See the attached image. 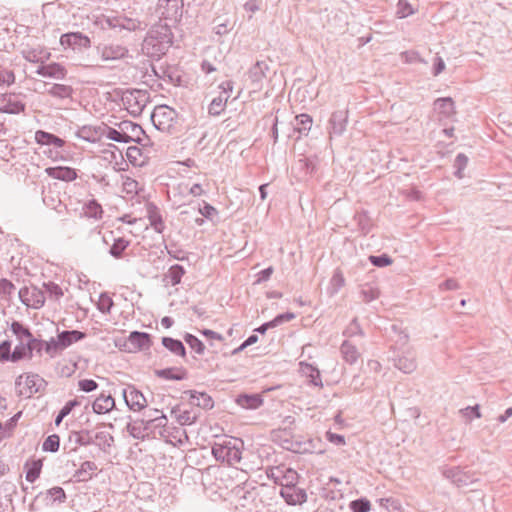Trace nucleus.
I'll return each mask as SVG.
<instances>
[{"label": "nucleus", "instance_id": "nucleus-16", "mask_svg": "<svg viewBox=\"0 0 512 512\" xmlns=\"http://www.w3.org/2000/svg\"><path fill=\"white\" fill-rule=\"evenodd\" d=\"M280 495L289 505L302 504L307 500L306 491L302 488L297 487V485L281 488Z\"/></svg>", "mask_w": 512, "mask_h": 512}, {"label": "nucleus", "instance_id": "nucleus-48", "mask_svg": "<svg viewBox=\"0 0 512 512\" xmlns=\"http://www.w3.org/2000/svg\"><path fill=\"white\" fill-rule=\"evenodd\" d=\"M48 93L53 97L66 99L72 97L73 88L69 85L53 84Z\"/></svg>", "mask_w": 512, "mask_h": 512}, {"label": "nucleus", "instance_id": "nucleus-28", "mask_svg": "<svg viewBox=\"0 0 512 512\" xmlns=\"http://www.w3.org/2000/svg\"><path fill=\"white\" fill-rule=\"evenodd\" d=\"M115 407V400L111 395L101 394L92 403L93 412L96 414H105L113 410Z\"/></svg>", "mask_w": 512, "mask_h": 512}, {"label": "nucleus", "instance_id": "nucleus-47", "mask_svg": "<svg viewBox=\"0 0 512 512\" xmlns=\"http://www.w3.org/2000/svg\"><path fill=\"white\" fill-rule=\"evenodd\" d=\"M242 459V452L239 446L236 445V440L232 442L231 440L228 441V448H227V457L226 462L229 465H235L239 463Z\"/></svg>", "mask_w": 512, "mask_h": 512}, {"label": "nucleus", "instance_id": "nucleus-57", "mask_svg": "<svg viewBox=\"0 0 512 512\" xmlns=\"http://www.w3.org/2000/svg\"><path fill=\"white\" fill-rule=\"evenodd\" d=\"M12 343L10 340H3L0 343V362H12Z\"/></svg>", "mask_w": 512, "mask_h": 512}, {"label": "nucleus", "instance_id": "nucleus-17", "mask_svg": "<svg viewBox=\"0 0 512 512\" xmlns=\"http://www.w3.org/2000/svg\"><path fill=\"white\" fill-rule=\"evenodd\" d=\"M45 384V380L40 378L39 375L28 374L25 379V386L18 390V395L30 398L34 394L38 393L41 389V386Z\"/></svg>", "mask_w": 512, "mask_h": 512}, {"label": "nucleus", "instance_id": "nucleus-19", "mask_svg": "<svg viewBox=\"0 0 512 512\" xmlns=\"http://www.w3.org/2000/svg\"><path fill=\"white\" fill-rule=\"evenodd\" d=\"M103 126L84 125L78 129L76 136L90 143L99 141L105 134Z\"/></svg>", "mask_w": 512, "mask_h": 512}, {"label": "nucleus", "instance_id": "nucleus-25", "mask_svg": "<svg viewBox=\"0 0 512 512\" xmlns=\"http://www.w3.org/2000/svg\"><path fill=\"white\" fill-rule=\"evenodd\" d=\"M10 330L19 342L30 343V340H32L31 343L34 344L35 336L32 334L29 327L22 322L14 320L10 325Z\"/></svg>", "mask_w": 512, "mask_h": 512}, {"label": "nucleus", "instance_id": "nucleus-22", "mask_svg": "<svg viewBox=\"0 0 512 512\" xmlns=\"http://www.w3.org/2000/svg\"><path fill=\"white\" fill-rule=\"evenodd\" d=\"M59 344L62 351L71 346L72 344L86 338V333L79 330H64L59 332L58 335Z\"/></svg>", "mask_w": 512, "mask_h": 512}, {"label": "nucleus", "instance_id": "nucleus-43", "mask_svg": "<svg viewBox=\"0 0 512 512\" xmlns=\"http://www.w3.org/2000/svg\"><path fill=\"white\" fill-rule=\"evenodd\" d=\"M93 434L94 430L82 429L80 431L73 432L70 436V440L74 437V441L79 446L93 445Z\"/></svg>", "mask_w": 512, "mask_h": 512}, {"label": "nucleus", "instance_id": "nucleus-38", "mask_svg": "<svg viewBox=\"0 0 512 512\" xmlns=\"http://www.w3.org/2000/svg\"><path fill=\"white\" fill-rule=\"evenodd\" d=\"M266 70H268V65L264 61H257L249 69V79L252 81V83L259 84L262 81V79L266 77Z\"/></svg>", "mask_w": 512, "mask_h": 512}, {"label": "nucleus", "instance_id": "nucleus-7", "mask_svg": "<svg viewBox=\"0 0 512 512\" xmlns=\"http://www.w3.org/2000/svg\"><path fill=\"white\" fill-rule=\"evenodd\" d=\"M60 44L64 49L82 52L91 47V39L82 32H68L61 35Z\"/></svg>", "mask_w": 512, "mask_h": 512}, {"label": "nucleus", "instance_id": "nucleus-51", "mask_svg": "<svg viewBox=\"0 0 512 512\" xmlns=\"http://www.w3.org/2000/svg\"><path fill=\"white\" fill-rule=\"evenodd\" d=\"M185 274V269L182 265L175 264L172 265L167 274L165 275L166 278L170 280V284L172 286L178 285L181 282V279L183 275Z\"/></svg>", "mask_w": 512, "mask_h": 512}, {"label": "nucleus", "instance_id": "nucleus-31", "mask_svg": "<svg viewBox=\"0 0 512 512\" xmlns=\"http://www.w3.org/2000/svg\"><path fill=\"white\" fill-rule=\"evenodd\" d=\"M155 375L165 380L181 381L187 378V371L182 367H170L155 370Z\"/></svg>", "mask_w": 512, "mask_h": 512}, {"label": "nucleus", "instance_id": "nucleus-29", "mask_svg": "<svg viewBox=\"0 0 512 512\" xmlns=\"http://www.w3.org/2000/svg\"><path fill=\"white\" fill-rule=\"evenodd\" d=\"M300 369H301L302 374L307 379H309L310 384H312L316 387H319V388L323 387L321 374L317 367L313 366L312 364L306 363V362H301Z\"/></svg>", "mask_w": 512, "mask_h": 512}, {"label": "nucleus", "instance_id": "nucleus-52", "mask_svg": "<svg viewBox=\"0 0 512 512\" xmlns=\"http://www.w3.org/2000/svg\"><path fill=\"white\" fill-rule=\"evenodd\" d=\"M25 104L21 101L9 99L7 103L0 108V112L7 114H19L24 112Z\"/></svg>", "mask_w": 512, "mask_h": 512}, {"label": "nucleus", "instance_id": "nucleus-35", "mask_svg": "<svg viewBox=\"0 0 512 512\" xmlns=\"http://www.w3.org/2000/svg\"><path fill=\"white\" fill-rule=\"evenodd\" d=\"M35 140L40 145H53L58 148L65 145V141L62 138L43 130L36 131Z\"/></svg>", "mask_w": 512, "mask_h": 512}, {"label": "nucleus", "instance_id": "nucleus-30", "mask_svg": "<svg viewBox=\"0 0 512 512\" xmlns=\"http://www.w3.org/2000/svg\"><path fill=\"white\" fill-rule=\"evenodd\" d=\"M236 403L244 409L254 410L262 406L263 398L260 394H240Z\"/></svg>", "mask_w": 512, "mask_h": 512}, {"label": "nucleus", "instance_id": "nucleus-21", "mask_svg": "<svg viewBox=\"0 0 512 512\" xmlns=\"http://www.w3.org/2000/svg\"><path fill=\"white\" fill-rule=\"evenodd\" d=\"M114 436L106 431H94L93 434V445L98 447L100 451L105 454H110L111 449L114 446Z\"/></svg>", "mask_w": 512, "mask_h": 512}, {"label": "nucleus", "instance_id": "nucleus-63", "mask_svg": "<svg viewBox=\"0 0 512 512\" xmlns=\"http://www.w3.org/2000/svg\"><path fill=\"white\" fill-rule=\"evenodd\" d=\"M114 302L110 296L105 293L100 295V299L98 302V309L102 313H110L111 308L113 307Z\"/></svg>", "mask_w": 512, "mask_h": 512}, {"label": "nucleus", "instance_id": "nucleus-56", "mask_svg": "<svg viewBox=\"0 0 512 512\" xmlns=\"http://www.w3.org/2000/svg\"><path fill=\"white\" fill-rule=\"evenodd\" d=\"M414 13V9L407 0H398L396 15L398 18H406Z\"/></svg>", "mask_w": 512, "mask_h": 512}, {"label": "nucleus", "instance_id": "nucleus-2", "mask_svg": "<svg viewBox=\"0 0 512 512\" xmlns=\"http://www.w3.org/2000/svg\"><path fill=\"white\" fill-rule=\"evenodd\" d=\"M173 43V34L168 24L153 26L142 43V50L152 58L166 54Z\"/></svg>", "mask_w": 512, "mask_h": 512}, {"label": "nucleus", "instance_id": "nucleus-60", "mask_svg": "<svg viewBox=\"0 0 512 512\" xmlns=\"http://www.w3.org/2000/svg\"><path fill=\"white\" fill-rule=\"evenodd\" d=\"M228 441H224L222 444H215L212 447V454L217 460L226 462L227 457Z\"/></svg>", "mask_w": 512, "mask_h": 512}, {"label": "nucleus", "instance_id": "nucleus-23", "mask_svg": "<svg viewBox=\"0 0 512 512\" xmlns=\"http://www.w3.org/2000/svg\"><path fill=\"white\" fill-rule=\"evenodd\" d=\"M167 423L168 419L163 413H161L160 416H155L154 418L144 420V425L147 427V431H149V436L152 435L153 437L156 434L163 436Z\"/></svg>", "mask_w": 512, "mask_h": 512}, {"label": "nucleus", "instance_id": "nucleus-64", "mask_svg": "<svg viewBox=\"0 0 512 512\" xmlns=\"http://www.w3.org/2000/svg\"><path fill=\"white\" fill-rule=\"evenodd\" d=\"M350 509L353 512H367L370 509V502L364 498L354 500L350 503Z\"/></svg>", "mask_w": 512, "mask_h": 512}, {"label": "nucleus", "instance_id": "nucleus-3", "mask_svg": "<svg viewBox=\"0 0 512 512\" xmlns=\"http://www.w3.org/2000/svg\"><path fill=\"white\" fill-rule=\"evenodd\" d=\"M151 121L161 132L172 135L180 131L178 113L167 105L156 106L151 114Z\"/></svg>", "mask_w": 512, "mask_h": 512}, {"label": "nucleus", "instance_id": "nucleus-24", "mask_svg": "<svg viewBox=\"0 0 512 512\" xmlns=\"http://www.w3.org/2000/svg\"><path fill=\"white\" fill-rule=\"evenodd\" d=\"M147 218L155 232L162 233L164 231L165 224L162 215L159 208L154 203L147 204Z\"/></svg>", "mask_w": 512, "mask_h": 512}, {"label": "nucleus", "instance_id": "nucleus-49", "mask_svg": "<svg viewBox=\"0 0 512 512\" xmlns=\"http://www.w3.org/2000/svg\"><path fill=\"white\" fill-rule=\"evenodd\" d=\"M361 296L363 301L369 303L375 299H377L380 294V288L371 283H365L361 288Z\"/></svg>", "mask_w": 512, "mask_h": 512}, {"label": "nucleus", "instance_id": "nucleus-39", "mask_svg": "<svg viewBox=\"0 0 512 512\" xmlns=\"http://www.w3.org/2000/svg\"><path fill=\"white\" fill-rule=\"evenodd\" d=\"M126 429L135 439L144 440L146 437H149V431H147V427L144 425V419L136 421L134 424L128 423Z\"/></svg>", "mask_w": 512, "mask_h": 512}, {"label": "nucleus", "instance_id": "nucleus-1", "mask_svg": "<svg viewBox=\"0 0 512 512\" xmlns=\"http://www.w3.org/2000/svg\"><path fill=\"white\" fill-rule=\"evenodd\" d=\"M388 338L392 342L390 345L392 355L389 360L393 362L394 367L406 374L416 370V353L409 345V336L402 322L391 325Z\"/></svg>", "mask_w": 512, "mask_h": 512}, {"label": "nucleus", "instance_id": "nucleus-12", "mask_svg": "<svg viewBox=\"0 0 512 512\" xmlns=\"http://www.w3.org/2000/svg\"><path fill=\"white\" fill-rule=\"evenodd\" d=\"M152 345L151 335L146 332L132 331L126 343L124 344L125 350L132 352L137 350L149 349Z\"/></svg>", "mask_w": 512, "mask_h": 512}, {"label": "nucleus", "instance_id": "nucleus-32", "mask_svg": "<svg viewBox=\"0 0 512 512\" xmlns=\"http://www.w3.org/2000/svg\"><path fill=\"white\" fill-rule=\"evenodd\" d=\"M32 342V340H30ZM32 343L19 342L12 351V363H17L22 360H31L33 358Z\"/></svg>", "mask_w": 512, "mask_h": 512}, {"label": "nucleus", "instance_id": "nucleus-58", "mask_svg": "<svg viewBox=\"0 0 512 512\" xmlns=\"http://www.w3.org/2000/svg\"><path fill=\"white\" fill-rule=\"evenodd\" d=\"M468 164V157L463 154V153H459L456 158H455V161H454V167L456 169L455 171V176L459 179H461L463 177V170L466 168Z\"/></svg>", "mask_w": 512, "mask_h": 512}, {"label": "nucleus", "instance_id": "nucleus-14", "mask_svg": "<svg viewBox=\"0 0 512 512\" xmlns=\"http://www.w3.org/2000/svg\"><path fill=\"white\" fill-rule=\"evenodd\" d=\"M348 119L347 110H338L332 113L329 119V135L340 136L346 129Z\"/></svg>", "mask_w": 512, "mask_h": 512}, {"label": "nucleus", "instance_id": "nucleus-44", "mask_svg": "<svg viewBox=\"0 0 512 512\" xmlns=\"http://www.w3.org/2000/svg\"><path fill=\"white\" fill-rule=\"evenodd\" d=\"M103 127L106 128L104 135L108 139L116 141V142H120V143L132 142V138L125 134V130H123V128L118 127V129H115V128L108 127L106 125H104Z\"/></svg>", "mask_w": 512, "mask_h": 512}, {"label": "nucleus", "instance_id": "nucleus-27", "mask_svg": "<svg viewBox=\"0 0 512 512\" xmlns=\"http://www.w3.org/2000/svg\"><path fill=\"white\" fill-rule=\"evenodd\" d=\"M294 120L293 130L299 134L297 139L301 138V136H307L313 124L312 117L308 114L302 113L295 116Z\"/></svg>", "mask_w": 512, "mask_h": 512}, {"label": "nucleus", "instance_id": "nucleus-36", "mask_svg": "<svg viewBox=\"0 0 512 512\" xmlns=\"http://www.w3.org/2000/svg\"><path fill=\"white\" fill-rule=\"evenodd\" d=\"M162 345L170 352L182 357L183 359H185L187 356L184 344L178 339H174L172 337H163Z\"/></svg>", "mask_w": 512, "mask_h": 512}, {"label": "nucleus", "instance_id": "nucleus-53", "mask_svg": "<svg viewBox=\"0 0 512 512\" xmlns=\"http://www.w3.org/2000/svg\"><path fill=\"white\" fill-rule=\"evenodd\" d=\"M60 437L57 434L49 435L42 444V450L55 453L59 450Z\"/></svg>", "mask_w": 512, "mask_h": 512}, {"label": "nucleus", "instance_id": "nucleus-13", "mask_svg": "<svg viewBox=\"0 0 512 512\" xmlns=\"http://www.w3.org/2000/svg\"><path fill=\"white\" fill-rule=\"evenodd\" d=\"M105 23L110 29H119V31L127 30L132 32L141 28V22L139 20L126 16L108 17Z\"/></svg>", "mask_w": 512, "mask_h": 512}, {"label": "nucleus", "instance_id": "nucleus-61", "mask_svg": "<svg viewBox=\"0 0 512 512\" xmlns=\"http://www.w3.org/2000/svg\"><path fill=\"white\" fill-rule=\"evenodd\" d=\"M214 22V32L219 36L227 34L233 28V24L229 20L220 22V18L218 17L214 20Z\"/></svg>", "mask_w": 512, "mask_h": 512}, {"label": "nucleus", "instance_id": "nucleus-46", "mask_svg": "<svg viewBox=\"0 0 512 512\" xmlns=\"http://www.w3.org/2000/svg\"><path fill=\"white\" fill-rule=\"evenodd\" d=\"M83 211L85 216L89 218L101 219L103 215L102 206L95 199L88 201L84 205Z\"/></svg>", "mask_w": 512, "mask_h": 512}, {"label": "nucleus", "instance_id": "nucleus-8", "mask_svg": "<svg viewBox=\"0 0 512 512\" xmlns=\"http://www.w3.org/2000/svg\"><path fill=\"white\" fill-rule=\"evenodd\" d=\"M442 475L459 488L473 484L478 480L474 473L465 471L460 467H444Z\"/></svg>", "mask_w": 512, "mask_h": 512}, {"label": "nucleus", "instance_id": "nucleus-62", "mask_svg": "<svg viewBox=\"0 0 512 512\" xmlns=\"http://www.w3.org/2000/svg\"><path fill=\"white\" fill-rule=\"evenodd\" d=\"M48 495L51 496L54 502L64 503L66 502L67 495L62 487L55 486L47 490Z\"/></svg>", "mask_w": 512, "mask_h": 512}, {"label": "nucleus", "instance_id": "nucleus-4", "mask_svg": "<svg viewBox=\"0 0 512 512\" xmlns=\"http://www.w3.org/2000/svg\"><path fill=\"white\" fill-rule=\"evenodd\" d=\"M121 100L131 115L139 116L149 101V93L140 89L126 90L123 92Z\"/></svg>", "mask_w": 512, "mask_h": 512}, {"label": "nucleus", "instance_id": "nucleus-54", "mask_svg": "<svg viewBox=\"0 0 512 512\" xmlns=\"http://www.w3.org/2000/svg\"><path fill=\"white\" fill-rule=\"evenodd\" d=\"M43 287L45 288L46 292L48 293L49 298L53 299L55 301H58L64 295L62 288L58 284H56L52 281L43 283Z\"/></svg>", "mask_w": 512, "mask_h": 512}, {"label": "nucleus", "instance_id": "nucleus-20", "mask_svg": "<svg viewBox=\"0 0 512 512\" xmlns=\"http://www.w3.org/2000/svg\"><path fill=\"white\" fill-rule=\"evenodd\" d=\"M45 172L51 178L66 182L74 181L77 178L76 170L66 166L48 167Z\"/></svg>", "mask_w": 512, "mask_h": 512}, {"label": "nucleus", "instance_id": "nucleus-34", "mask_svg": "<svg viewBox=\"0 0 512 512\" xmlns=\"http://www.w3.org/2000/svg\"><path fill=\"white\" fill-rule=\"evenodd\" d=\"M434 110L444 118H449L455 114V104L451 97L438 98L434 101Z\"/></svg>", "mask_w": 512, "mask_h": 512}, {"label": "nucleus", "instance_id": "nucleus-9", "mask_svg": "<svg viewBox=\"0 0 512 512\" xmlns=\"http://www.w3.org/2000/svg\"><path fill=\"white\" fill-rule=\"evenodd\" d=\"M268 476L273 478L281 488L297 485L299 479V475L294 469L283 465L272 468Z\"/></svg>", "mask_w": 512, "mask_h": 512}, {"label": "nucleus", "instance_id": "nucleus-33", "mask_svg": "<svg viewBox=\"0 0 512 512\" xmlns=\"http://www.w3.org/2000/svg\"><path fill=\"white\" fill-rule=\"evenodd\" d=\"M186 393H189L190 395V403L192 405L198 406L200 408H203L205 410L212 409L214 406V401L205 392H197V391H187Z\"/></svg>", "mask_w": 512, "mask_h": 512}, {"label": "nucleus", "instance_id": "nucleus-18", "mask_svg": "<svg viewBox=\"0 0 512 512\" xmlns=\"http://www.w3.org/2000/svg\"><path fill=\"white\" fill-rule=\"evenodd\" d=\"M36 73L43 77L62 80L67 74V70L60 63L52 62L49 64H41Z\"/></svg>", "mask_w": 512, "mask_h": 512}, {"label": "nucleus", "instance_id": "nucleus-37", "mask_svg": "<svg viewBox=\"0 0 512 512\" xmlns=\"http://www.w3.org/2000/svg\"><path fill=\"white\" fill-rule=\"evenodd\" d=\"M42 466V459L27 461L25 464V468H27L26 480L30 483L35 482L40 476Z\"/></svg>", "mask_w": 512, "mask_h": 512}, {"label": "nucleus", "instance_id": "nucleus-41", "mask_svg": "<svg viewBox=\"0 0 512 512\" xmlns=\"http://www.w3.org/2000/svg\"><path fill=\"white\" fill-rule=\"evenodd\" d=\"M172 414L175 415L177 422L182 426L194 424L198 419L196 413L188 410L182 411L179 408H173Z\"/></svg>", "mask_w": 512, "mask_h": 512}, {"label": "nucleus", "instance_id": "nucleus-15", "mask_svg": "<svg viewBox=\"0 0 512 512\" xmlns=\"http://www.w3.org/2000/svg\"><path fill=\"white\" fill-rule=\"evenodd\" d=\"M110 241L113 243L109 249V254L115 259L122 258L124 251L130 245V241L123 237L115 238L113 231H109L108 236H103V242L108 245Z\"/></svg>", "mask_w": 512, "mask_h": 512}, {"label": "nucleus", "instance_id": "nucleus-55", "mask_svg": "<svg viewBox=\"0 0 512 512\" xmlns=\"http://www.w3.org/2000/svg\"><path fill=\"white\" fill-rule=\"evenodd\" d=\"M42 343L44 344L43 349L50 357H54L62 351L58 338H51L49 341L42 340Z\"/></svg>", "mask_w": 512, "mask_h": 512}, {"label": "nucleus", "instance_id": "nucleus-50", "mask_svg": "<svg viewBox=\"0 0 512 512\" xmlns=\"http://www.w3.org/2000/svg\"><path fill=\"white\" fill-rule=\"evenodd\" d=\"M184 341L198 356H202L204 354L206 347L195 335L186 333L184 335Z\"/></svg>", "mask_w": 512, "mask_h": 512}, {"label": "nucleus", "instance_id": "nucleus-10", "mask_svg": "<svg viewBox=\"0 0 512 512\" xmlns=\"http://www.w3.org/2000/svg\"><path fill=\"white\" fill-rule=\"evenodd\" d=\"M122 396L128 408L132 411H141L147 406V400L143 393L134 385H128L122 391Z\"/></svg>", "mask_w": 512, "mask_h": 512}, {"label": "nucleus", "instance_id": "nucleus-5", "mask_svg": "<svg viewBox=\"0 0 512 512\" xmlns=\"http://www.w3.org/2000/svg\"><path fill=\"white\" fill-rule=\"evenodd\" d=\"M183 7V0H158L156 12L159 14L160 19L177 23L182 18Z\"/></svg>", "mask_w": 512, "mask_h": 512}, {"label": "nucleus", "instance_id": "nucleus-11", "mask_svg": "<svg viewBox=\"0 0 512 512\" xmlns=\"http://www.w3.org/2000/svg\"><path fill=\"white\" fill-rule=\"evenodd\" d=\"M97 52L105 61L120 60L128 56L129 50L126 46L117 43L100 44Z\"/></svg>", "mask_w": 512, "mask_h": 512}, {"label": "nucleus", "instance_id": "nucleus-59", "mask_svg": "<svg viewBox=\"0 0 512 512\" xmlns=\"http://www.w3.org/2000/svg\"><path fill=\"white\" fill-rule=\"evenodd\" d=\"M38 502H41L44 506H51V505H53L55 503L53 501V499L51 498V496L48 495V491L39 492L35 496L33 502L31 503L30 509L31 510H37V503Z\"/></svg>", "mask_w": 512, "mask_h": 512}, {"label": "nucleus", "instance_id": "nucleus-26", "mask_svg": "<svg viewBox=\"0 0 512 512\" xmlns=\"http://www.w3.org/2000/svg\"><path fill=\"white\" fill-rule=\"evenodd\" d=\"M97 469L98 467L93 461H84L73 474V479L75 482H87L92 479Z\"/></svg>", "mask_w": 512, "mask_h": 512}, {"label": "nucleus", "instance_id": "nucleus-6", "mask_svg": "<svg viewBox=\"0 0 512 512\" xmlns=\"http://www.w3.org/2000/svg\"><path fill=\"white\" fill-rule=\"evenodd\" d=\"M20 301L27 307L32 309H40L45 304V294L40 288L30 285L22 287L19 292Z\"/></svg>", "mask_w": 512, "mask_h": 512}, {"label": "nucleus", "instance_id": "nucleus-42", "mask_svg": "<svg viewBox=\"0 0 512 512\" xmlns=\"http://www.w3.org/2000/svg\"><path fill=\"white\" fill-rule=\"evenodd\" d=\"M119 128H123L125 130V134L132 138V141L140 142L139 138L141 134H144V130L142 127L136 123L131 121H122L119 124Z\"/></svg>", "mask_w": 512, "mask_h": 512}, {"label": "nucleus", "instance_id": "nucleus-45", "mask_svg": "<svg viewBox=\"0 0 512 512\" xmlns=\"http://www.w3.org/2000/svg\"><path fill=\"white\" fill-rule=\"evenodd\" d=\"M228 99L229 95L224 96L220 94L218 97H215L208 107V113L212 116L220 115L225 110Z\"/></svg>", "mask_w": 512, "mask_h": 512}, {"label": "nucleus", "instance_id": "nucleus-40", "mask_svg": "<svg viewBox=\"0 0 512 512\" xmlns=\"http://www.w3.org/2000/svg\"><path fill=\"white\" fill-rule=\"evenodd\" d=\"M340 351H341L343 359L347 363H350V364L355 363L359 357V353H358L356 346L353 345L348 340H345L342 343V345L340 347Z\"/></svg>", "mask_w": 512, "mask_h": 512}]
</instances>
